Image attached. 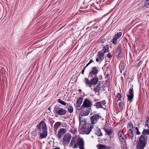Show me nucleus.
<instances>
[{
  "mask_svg": "<svg viewBox=\"0 0 149 149\" xmlns=\"http://www.w3.org/2000/svg\"><path fill=\"white\" fill-rule=\"evenodd\" d=\"M36 127L39 131L38 134L40 135L39 138L41 139L45 138L47 136V125L45 121H40L36 126Z\"/></svg>",
  "mask_w": 149,
  "mask_h": 149,
  "instance_id": "f257e3e1",
  "label": "nucleus"
},
{
  "mask_svg": "<svg viewBox=\"0 0 149 149\" xmlns=\"http://www.w3.org/2000/svg\"><path fill=\"white\" fill-rule=\"evenodd\" d=\"M90 77L92 78L90 81L86 78H84L83 82L86 86L91 88L92 86H95L97 84L99 81V79L97 76Z\"/></svg>",
  "mask_w": 149,
  "mask_h": 149,
  "instance_id": "f03ea898",
  "label": "nucleus"
},
{
  "mask_svg": "<svg viewBox=\"0 0 149 149\" xmlns=\"http://www.w3.org/2000/svg\"><path fill=\"white\" fill-rule=\"evenodd\" d=\"M147 136L141 135L136 146L137 149H144L147 143Z\"/></svg>",
  "mask_w": 149,
  "mask_h": 149,
  "instance_id": "7ed1b4c3",
  "label": "nucleus"
},
{
  "mask_svg": "<svg viewBox=\"0 0 149 149\" xmlns=\"http://www.w3.org/2000/svg\"><path fill=\"white\" fill-rule=\"evenodd\" d=\"M67 111L58 106H56L54 108V112L60 116L64 115L66 114Z\"/></svg>",
  "mask_w": 149,
  "mask_h": 149,
  "instance_id": "20e7f679",
  "label": "nucleus"
},
{
  "mask_svg": "<svg viewBox=\"0 0 149 149\" xmlns=\"http://www.w3.org/2000/svg\"><path fill=\"white\" fill-rule=\"evenodd\" d=\"M100 116L98 114H94L90 117L91 124L95 125L97 123Z\"/></svg>",
  "mask_w": 149,
  "mask_h": 149,
  "instance_id": "39448f33",
  "label": "nucleus"
},
{
  "mask_svg": "<svg viewBox=\"0 0 149 149\" xmlns=\"http://www.w3.org/2000/svg\"><path fill=\"white\" fill-rule=\"evenodd\" d=\"M118 137L120 141L123 142L124 144H126V138L122 130H120L119 131L118 134Z\"/></svg>",
  "mask_w": 149,
  "mask_h": 149,
  "instance_id": "423d86ee",
  "label": "nucleus"
},
{
  "mask_svg": "<svg viewBox=\"0 0 149 149\" xmlns=\"http://www.w3.org/2000/svg\"><path fill=\"white\" fill-rule=\"evenodd\" d=\"M97 68L96 67H94L92 68V70L89 73L88 77H93L97 76V75L99 72Z\"/></svg>",
  "mask_w": 149,
  "mask_h": 149,
  "instance_id": "0eeeda50",
  "label": "nucleus"
},
{
  "mask_svg": "<svg viewBox=\"0 0 149 149\" xmlns=\"http://www.w3.org/2000/svg\"><path fill=\"white\" fill-rule=\"evenodd\" d=\"M133 91L134 90L132 88H130L128 91L129 94L127 95V100L130 102H132L133 100L134 96Z\"/></svg>",
  "mask_w": 149,
  "mask_h": 149,
  "instance_id": "6e6552de",
  "label": "nucleus"
},
{
  "mask_svg": "<svg viewBox=\"0 0 149 149\" xmlns=\"http://www.w3.org/2000/svg\"><path fill=\"white\" fill-rule=\"evenodd\" d=\"M92 102L89 99H85L82 105V107L85 108H88L92 106Z\"/></svg>",
  "mask_w": 149,
  "mask_h": 149,
  "instance_id": "1a4fd4ad",
  "label": "nucleus"
},
{
  "mask_svg": "<svg viewBox=\"0 0 149 149\" xmlns=\"http://www.w3.org/2000/svg\"><path fill=\"white\" fill-rule=\"evenodd\" d=\"M77 143L79 149H85L84 141L82 138H79L77 141Z\"/></svg>",
  "mask_w": 149,
  "mask_h": 149,
  "instance_id": "9d476101",
  "label": "nucleus"
},
{
  "mask_svg": "<svg viewBox=\"0 0 149 149\" xmlns=\"http://www.w3.org/2000/svg\"><path fill=\"white\" fill-rule=\"evenodd\" d=\"M71 136L70 134L67 133L63 137V141L65 144H68L71 139Z\"/></svg>",
  "mask_w": 149,
  "mask_h": 149,
  "instance_id": "9b49d317",
  "label": "nucleus"
},
{
  "mask_svg": "<svg viewBox=\"0 0 149 149\" xmlns=\"http://www.w3.org/2000/svg\"><path fill=\"white\" fill-rule=\"evenodd\" d=\"M66 132V129L64 128L60 129L57 135V138L58 139H61L62 137L63 134L65 133Z\"/></svg>",
  "mask_w": 149,
  "mask_h": 149,
  "instance_id": "f8f14e48",
  "label": "nucleus"
},
{
  "mask_svg": "<svg viewBox=\"0 0 149 149\" xmlns=\"http://www.w3.org/2000/svg\"><path fill=\"white\" fill-rule=\"evenodd\" d=\"M106 104V101L103 100L101 102H97L95 103V106L97 108H103L102 105H104Z\"/></svg>",
  "mask_w": 149,
  "mask_h": 149,
  "instance_id": "ddd939ff",
  "label": "nucleus"
},
{
  "mask_svg": "<svg viewBox=\"0 0 149 149\" xmlns=\"http://www.w3.org/2000/svg\"><path fill=\"white\" fill-rule=\"evenodd\" d=\"M102 84L101 81H99L97 86L93 88V91L95 93L99 92L102 88Z\"/></svg>",
  "mask_w": 149,
  "mask_h": 149,
  "instance_id": "4468645a",
  "label": "nucleus"
},
{
  "mask_svg": "<svg viewBox=\"0 0 149 149\" xmlns=\"http://www.w3.org/2000/svg\"><path fill=\"white\" fill-rule=\"evenodd\" d=\"M97 58L96 59V61L97 62H98L100 61H102L104 58V54L100 52H98L97 53Z\"/></svg>",
  "mask_w": 149,
  "mask_h": 149,
  "instance_id": "2eb2a0df",
  "label": "nucleus"
},
{
  "mask_svg": "<svg viewBox=\"0 0 149 149\" xmlns=\"http://www.w3.org/2000/svg\"><path fill=\"white\" fill-rule=\"evenodd\" d=\"M91 110V109L89 108L88 109L84 110L81 111L80 113L81 116H86L88 115Z\"/></svg>",
  "mask_w": 149,
  "mask_h": 149,
  "instance_id": "dca6fc26",
  "label": "nucleus"
},
{
  "mask_svg": "<svg viewBox=\"0 0 149 149\" xmlns=\"http://www.w3.org/2000/svg\"><path fill=\"white\" fill-rule=\"evenodd\" d=\"M93 127V126L92 127L90 125H89L87 127H86L84 130V133L86 134H89L91 131Z\"/></svg>",
  "mask_w": 149,
  "mask_h": 149,
  "instance_id": "f3484780",
  "label": "nucleus"
},
{
  "mask_svg": "<svg viewBox=\"0 0 149 149\" xmlns=\"http://www.w3.org/2000/svg\"><path fill=\"white\" fill-rule=\"evenodd\" d=\"M103 130L104 131L106 134L108 135H110L111 134L112 132V130L110 128H108L106 127H104L103 128Z\"/></svg>",
  "mask_w": 149,
  "mask_h": 149,
  "instance_id": "a211bd4d",
  "label": "nucleus"
},
{
  "mask_svg": "<svg viewBox=\"0 0 149 149\" xmlns=\"http://www.w3.org/2000/svg\"><path fill=\"white\" fill-rule=\"evenodd\" d=\"M127 132L129 138L130 139H132L134 137L133 130H128Z\"/></svg>",
  "mask_w": 149,
  "mask_h": 149,
  "instance_id": "6ab92c4d",
  "label": "nucleus"
},
{
  "mask_svg": "<svg viewBox=\"0 0 149 149\" xmlns=\"http://www.w3.org/2000/svg\"><path fill=\"white\" fill-rule=\"evenodd\" d=\"M77 99L76 105L77 107H79L82 103L83 99L81 97H79Z\"/></svg>",
  "mask_w": 149,
  "mask_h": 149,
  "instance_id": "aec40b11",
  "label": "nucleus"
},
{
  "mask_svg": "<svg viewBox=\"0 0 149 149\" xmlns=\"http://www.w3.org/2000/svg\"><path fill=\"white\" fill-rule=\"evenodd\" d=\"M61 123L60 122H56L54 126V130L55 132H56L57 130L58 127L61 125Z\"/></svg>",
  "mask_w": 149,
  "mask_h": 149,
  "instance_id": "412c9836",
  "label": "nucleus"
},
{
  "mask_svg": "<svg viewBox=\"0 0 149 149\" xmlns=\"http://www.w3.org/2000/svg\"><path fill=\"white\" fill-rule=\"evenodd\" d=\"M127 128L128 129V130H134L133 125L132 122H129L127 124Z\"/></svg>",
  "mask_w": 149,
  "mask_h": 149,
  "instance_id": "4be33fe9",
  "label": "nucleus"
},
{
  "mask_svg": "<svg viewBox=\"0 0 149 149\" xmlns=\"http://www.w3.org/2000/svg\"><path fill=\"white\" fill-rule=\"evenodd\" d=\"M122 51V49L120 44H119L118 45V48L117 49L116 52L118 53V55H119Z\"/></svg>",
  "mask_w": 149,
  "mask_h": 149,
  "instance_id": "5701e85b",
  "label": "nucleus"
},
{
  "mask_svg": "<svg viewBox=\"0 0 149 149\" xmlns=\"http://www.w3.org/2000/svg\"><path fill=\"white\" fill-rule=\"evenodd\" d=\"M66 107L69 113H71L73 112V108L71 105H68L66 106Z\"/></svg>",
  "mask_w": 149,
  "mask_h": 149,
  "instance_id": "b1692460",
  "label": "nucleus"
},
{
  "mask_svg": "<svg viewBox=\"0 0 149 149\" xmlns=\"http://www.w3.org/2000/svg\"><path fill=\"white\" fill-rule=\"evenodd\" d=\"M97 147L98 149H107L108 148L106 146L101 144H99L97 146Z\"/></svg>",
  "mask_w": 149,
  "mask_h": 149,
  "instance_id": "393cba45",
  "label": "nucleus"
},
{
  "mask_svg": "<svg viewBox=\"0 0 149 149\" xmlns=\"http://www.w3.org/2000/svg\"><path fill=\"white\" fill-rule=\"evenodd\" d=\"M149 134V130H147L144 129L143 131L142 134L141 135H144L147 136L146 135Z\"/></svg>",
  "mask_w": 149,
  "mask_h": 149,
  "instance_id": "a878e982",
  "label": "nucleus"
},
{
  "mask_svg": "<svg viewBox=\"0 0 149 149\" xmlns=\"http://www.w3.org/2000/svg\"><path fill=\"white\" fill-rule=\"evenodd\" d=\"M58 102L64 106L68 105L69 104L68 103H66L64 102L63 101H62L61 99H58Z\"/></svg>",
  "mask_w": 149,
  "mask_h": 149,
  "instance_id": "bb28decb",
  "label": "nucleus"
},
{
  "mask_svg": "<svg viewBox=\"0 0 149 149\" xmlns=\"http://www.w3.org/2000/svg\"><path fill=\"white\" fill-rule=\"evenodd\" d=\"M79 120L80 124L84 125L85 124L86 122L85 121V119H84V120H83L80 117Z\"/></svg>",
  "mask_w": 149,
  "mask_h": 149,
  "instance_id": "cd10ccee",
  "label": "nucleus"
},
{
  "mask_svg": "<svg viewBox=\"0 0 149 149\" xmlns=\"http://www.w3.org/2000/svg\"><path fill=\"white\" fill-rule=\"evenodd\" d=\"M96 134L98 136H101L102 135V134L101 132V130L100 129H98L97 130Z\"/></svg>",
  "mask_w": 149,
  "mask_h": 149,
  "instance_id": "c85d7f7f",
  "label": "nucleus"
},
{
  "mask_svg": "<svg viewBox=\"0 0 149 149\" xmlns=\"http://www.w3.org/2000/svg\"><path fill=\"white\" fill-rule=\"evenodd\" d=\"M121 36L122 33L121 32H120L118 33L117 34L115 35L114 37H116V38H117V39H118L120 38Z\"/></svg>",
  "mask_w": 149,
  "mask_h": 149,
  "instance_id": "c756f323",
  "label": "nucleus"
},
{
  "mask_svg": "<svg viewBox=\"0 0 149 149\" xmlns=\"http://www.w3.org/2000/svg\"><path fill=\"white\" fill-rule=\"evenodd\" d=\"M76 143V141L74 139H72L71 141L70 145V146L72 147L74 144Z\"/></svg>",
  "mask_w": 149,
  "mask_h": 149,
  "instance_id": "7c9ffc66",
  "label": "nucleus"
},
{
  "mask_svg": "<svg viewBox=\"0 0 149 149\" xmlns=\"http://www.w3.org/2000/svg\"><path fill=\"white\" fill-rule=\"evenodd\" d=\"M145 5L147 8H149V0H147L145 3Z\"/></svg>",
  "mask_w": 149,
  "mask_h": 149,
  "instance_id": "2f4dec72",
  "label": "nucleus"
},
{
  "mask_svg": "<svg viewBox=\"0 0 149 149\" xmlns=\"http://www.w3.org/2000/svg\"><path fill=\"white\" fill-rule=\"evenodd\" d=\"M118 39L116 37H114L112 40V42L114 44H116L117 43V40Z\"/></svg>",
  "mask_w": 149,
  "mask_h": 149,
  "instance_id": "473e14b6",
  "label": "nucleus"
},
{
  "mask_svg": "<svg viewBox=\"0 0 149 149\" xmlns=\"http://www.w3.org/2000/svg\"><path fill=\"white\" fill-rule=\"evenodd\" d=\"M108 47H104L103 49V54L108 52Z\"/></svg>",
  "mask_w": 149,
  "mask_h": 149,
  "instance_id": "72a5a7b5",
  "label": "nucleus"
},
{
  "mask_svg": "<svg viewBox=\"0 0 149 149\" xmlns=\"http://www.w3.org/2000/svg\"><path fill=\"white\" fill-rule=\"evenodd\" d=\"M145 125L149 128V117L148 119L146 120Z\"/></svg>",
  "mask_w": 149,
  "mask_h": 149,
  "instance_id": "f704fd0d",
  "label": "nucleus"
},
{
  "mask_svg": "<svg viewBox=\"0 0 149 149\" xmlns=\"http://www.w3.org/2000/svg\"><path fill=\"white\" fill-rule=\"evenodd\" d=\"M117 97L119 100H121V94L119 93H118L117 95Z\"/></svg>",
  "mask_w": 149,
  "mask_h": 149,
  "instance_id": "c9c22d12",
  "label": "nucleus"
},
{
  "mask_svg": "<svg viewBox=\"0 0 149 149\" xmlns=\"http://www.w3.org/2000/svg\"><path fill=\"white\" fill-rule=\"evenodd\" d=\"M135 129L136 130V135H139L140 134V132H139V130L137 127H136L135 128Z\"/></svg>",
  "mask_w": 149,
  "mask_h": 149,
  "instance_id": "e433bc0d",
  "label": "nucleus"
},
{
  "mask_svg": "<svg viewBox=\"0 0 149 149\" xmlns=\"http://www.w3.org/2000/svg\"><path fill=\"white\" fill-rule=\"evenodd\" d=\"M107 57L108 58H111L112 57V55L110 53H108L107 55Z\"/></svg>",
  "mask_w": 149,
  "mask_h": 149,
  "instance_id": "4c0bfd02",
  "label": "nucleus"
},
{
  "mask_svg": "<svg viewBox=\"0 0 149 149\" xmlns=\"http://www.w3.org/2000/svg\"><path fill=\"white\" fill-rule=\"evenodd\" d=\"M72 148H77V144L76 143L74 144V145H73V146L72 147Z\"/></svg>",
  "mask_w": 149,
  "mask_h": 149,
  "instance_id": "58836bf2",
  "label": "nucleus"
},
{
  "mask_svg": "<svg viewBox=\"0 0 149 149\" xmlns=\"http://www.w3.org/2000/svg\"><path fill=\"white\" fill-rule=\"evenodd\" d=\"M123 104L121 102H120L118 104V106L119 108H121L122 107Z\"/></svg>",
  "mask_w": 149,
  "mask_h": 149,
  "instance_id": "ea45409f",
  "label": "nucleus"
},
{
  "mask_svg": "<svg viewBox=\"0 0 149 149\" xmlns=\"http://www.w3.org/2000/svg\"><path fill=\"white\" fill-rule=\"evenodd\" d=\"M32 135H33L34 136H35L37 135V133L36 132L33 131L32 133Z\"/></svg>",
  "mask_w": 149,
  "mask_h": 149,
  "instance_id": "a19ab883",
  "label": "nucleus"
},
{
  "mask_svg": "<svg viewBox=\"0 0 149 149\" xmlns=\"http://www.w3.org/2000/svg\"><path fill=\"white\" fill-rule=\"evenodd\" d=\"M105 41L106 40L105 39H103L100 41V43L101 44H103L105 42Z\"/></svg>",
  "mask_w": 149,
  "mask_h": 149,
  "instance_id": "79ce46f5",
  "label": "nucleus"
},
{
  "mask_svg": "<svg viewBox=\"0 0 149 149\" xmlns=\"http://www.w3.org/2000/svg\"><path fill=\"white\" fill-rule=\"evenodd\" d=\"M93 62L94 61H93V60L92 59H91L90 60V61L88 63L89 64H90L91 63Z\"/></svg>",
  "mask_w": 149,
  "mask_h": 149,
  "instance_id": "37998d69",
  "label": "nucleus"
},
{
  "mask_svg": "<svg viewBox=\"0 0 149 149\" xmlns=\"http://www.w3.org/2000/svg\"><path fill=\"white\" fill-rule=\"evenodd\" d=\"M85 69L84 68L82 70L81 72V73L82 74H84V70H85Z\"/></svg>",
  "mask_w": 149,
  "mask_h": 149,
  "instance_id": "c03bdc74",
  "label": "nucleus"
},
{
  "mask_svg": "<svg viewBox=\"0 0 149 149\" xmlns=\"http://www.w3.org/2000/svg\"><path fill=\"white\" fill-rule=\"evenodd\" d=\"M141 61H140L139 62V63H138V64H137V66L138 67H139L140 65H141Z\"/></svg>",
  "mask_w": 149,
  "mask_h": 149,
  "instance_id": "a18cd8bd",
  "label": "nucleus"
},
{
  "mask_svg": "<svg viewBox=\"0 0 149 149\" xmlns=\"http://www.w3.org/2000/svg\"><path fill=\"white\" fill-rule=\"evenodd\" d=\"M90 65L88 63L87 65H86V66H85V67H84V68L86 69V68L89 65Z\"/></svg>",
  "mask_w": 149,
  "mask_h": 149,
  "instance_id": "49530a36",
  "label": "nucleus"
},
{
  "mask_svg": "<svg viewBox=\"0 0 149 149\" xmlns=\"http://www.w3.org/2000/svg\"><path fill=\"white\" fill-rule=\"evenodd\" d=\"M54 149H60V148L59 147H57V148H55Z\"/></svg>",
  "mask_w": 149,
  "mask_h": 149,
  "instance_id": "de8ad7c7",
  "label": "nucleus"
},
{
  "mask_svg": "<svg viewBox=\"0 0 149 149\" xmlns=\"http://www.w3.org/2000/svg\"><path fill=\"white\" fill-rule=\"evenodd\" d=\"M107 149H112L110 147H108Z\"/></svg>",
  "mask_w": 149,
  "mask_h": 149,
  "instance_id": "09e8293b",
  "label": "nucleus"
},
{
  "mask_svg": "<svg viewBox=\"0 0 149 149\" xmlns=\"http://www.w3.org/2000/svg\"><path fill=\"white\" fill-rule=\"evenodd\" d=\"M98 100H94V101L95 102H96V101H98Z\"/></svg>",
  "mask_w": 149,
  "mask_h": 149,
  "instance_id": "8fccbe9b",
  "label": "nucleus"
},
{
  "mask_svg": "<svg viewBox=\"0 0 149 149\" xmlns=\"http://www.w3.org/2000/svg\"><path fill=\"white\" fill-rule=\"evenodd\" d=\"M79 92H81V89H79Z\"/></svg>",
  "mask_w": 149,
  "mask_h": 149,
  "instance_id": "3c124183",
  "label": "nucleus"
},
{
  "mask_svg": "<svg viewBox=\"0 0 149 149\" xmlns=\"http://www.w3.org/2000/svg\"><path fill=\"white\" fill-rule=\"evenodd\" d=\"M50 107H49V108H48V110H50Z\"/></svg>",
  "mask_w": 149,
  "mask_h": 149,
  "instance_id": "603ef678",
  "label": "nucleus"
},
{
  "mask_svg": "<svg viewBox=\"0 0 149 149\" xmlns=\"http://www.w3.org/2000/svg\"><path fill=\"white\" fill-rule=\"evenodd\" d=\"M93 23V22L92 21H91L90 22H89V23Z\"/></svg>",
  "mask_w": 149,
  "mask_h": 149,
  "instance_id": "864d4df0",
  "label": "nucleus"
},
{
  "mask_svg": "<svg viewBox=\"0 0 149 149\" xmlns=\"http://www.w3.org/2000/svg\"><path fill=\"white\" fill-rule=\"evenodd\" d=\"M100 95V93H98V94H97V95Z\"/></svg>",
  "mask_w": 149,
  "mask_h": 149,
  "instance_id": "5fc2aeb1",
  "label": "nucleus"
},
{
  "mask_svg": "<svg viewBox=\"0 0 149 149\" xmlns=\"http://www.w3.org/2000/svg\"><path fill=\"white\" fill-rule=\"evenodd\" d=\"M94 24H92V25H91V26H93Z\"/></svg>",
  "mask_w": 149,
  "mask_h": 149,
  "instance_id": "6e6d98bb",
  "label": "nucleus"
},
{
  "mask_svg": "<svg viewBox=\"0 0 149 149\" xmlns=\"http://www.w3.org/2000/svg\"><path fill=\"white\" fill-rule=\"evenodd\" d=\"M108 75H107L106 76L108 77Z\"/></svg>",
  "mask_w": 149,
  "mask_h": 149,
  "instance_id": "4d7b16f0",
  "label": "nucleus"
},
{
  "mask_svg": "<svg viewBox=\"0 0 149 149\" xmlns=\"http://www.w3.org/2000/svg\"><path fill=\"white\" fill-rule=\"evenodd\" d=\"M108 75H107L106 76L108 77Z\"/></svg>",
  "mask_w": 149,
  "mask_h": 149,
  "instance_id": "13d9d810",
  "label": "nucleus"
},
{
  "mask_svg": "<svg viewBox=\"0 0 149 149\" xmlns=\"http://www.w3.org/2000/svg\"><path fill=\"white\" fill-rule=\"evenodd\" d=\"M75 132H76V130H75Z\"/></svg>",
  "mask_w": 149,
  "mask_h": 149,
  "instance_id": "bf43d9fd",
  "label": "nucleus"
}]
</instances>
